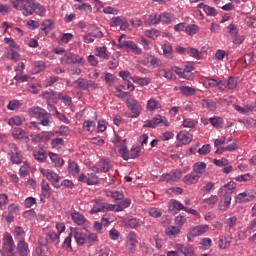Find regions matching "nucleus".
<instances>
[{
    "label": "nucleus",
    "mask_w": 256,
    "mask_h": 256,
    "mask_svg": "<svg viewBox=\"0 0 256 256\" xmlns=\"http://www.w3.org/2000/svg\"><path fill=\"white\" fill-rule=\"evenodd\" d=\"M16 11H20L24 17H29L35 13L40 17H45L47 10L45 6L39 4L36 0H9Z\"/></svg>",
    "instance_id": "1"
},
{
    "label": "nucleus",
    "mask_w": 256,
    "mask_h": 256,
    "mask_svg": "<svg viewBox=\"0 0 256 256\" xmlns=\"http://www.w3.org/2000/svg\"><path fill=\"white\" fill-rule=\"evenodd\" d=\"M126 107L130 110V112L125 113V117L133 119L135 117H139L141 115V104L135 99L128 98L126 100Z\"/></svg>",
    "instance_id": "2"
},
{
    "label": "nucleus",
    "mask_w": 256,
    "mask_h": 256,
    "mask_svg": "<svg viewBox=\"0 0 256 256\" xmlns=\"http://www.w3.org/2000/svg\"><path fill=\"white\" fill-rule=\"evenodd\" d=\"M139 153H141L140 146L132 148L130 152L127 150V146L125 145H122L119 149V154L121 155L122 159H124V161H129V159H137V157H139Z\"/></svg>",
    "instance_id": "3"
},
{
    "label": "nucleus",
    "mask_w": 256,
    "mask_h": 256,
    "mask_svg": "<svg viewBox=\"0 0 256 256\" xmlns=\"http://www.w3.org/2000/svg\"><path fill=\"white\" fill-rule=\"evenodd\" d=\"M117 46L119 49H126V51H132L135 55H141V49L133 41H121L118 40Z\"/></svg>",
    "instance_id": "4"
},
{
    "label": "nucleus",
    "mask_w": 256,
    "mask_h": 256,
    "mask_svg": "<svg viewBox=\"0 0 256 256\" xmlns=\"http://www.w3.org/2000/svg\"><path fill=\"white\" fill-rule=\"evenodd\" d=\"M113 207V204L96 202L90 210V214L94 215V213H105V211H113Z\"/></svg>",
    "instance_id": "5"
},
{
    "label": "nucleus",
    "mask_w": 256,
    "mask_h": 256,
    "mask_svg": "<svg viewBox=\"0 0 256 256\" xmlns=\"http://www.w3.org/2000/svg\"><path fill=\"white\" fill-rule=\"evenodd\" d=\"M61 63H63V65H75V63H85V60L83 57H79L73 53H68L61 58Z\"/></svg>",
    "instance_id": "6"
},
{
    "label": "nucleus",
    "mask_w": 256,
    "mask_h": 256,
    "mask_svg": "<svg viewBox=\"0 0 256 256\" xmlns=\"http://www.w3.org/2000/svg\"><path fill=\"white\" fill-rule=\"evenodd\" d=\"M41 173L43 177H46V179L50 181V183H52L53 187H55L56 189H59L60 187L59 181H61V177H59L57 173L49 172L44 169L41 170Z\"/></svg>",
    "instance_id": "7"
},
{
    "label": "nucleus",
    "mask_w": 256,
    "mask_h": 256,
    "mask_svg": "<svg viewBox=\"0 0 256 256\" xmlns=\"http://www.w3.org/2000/svg\"><path fill=\"white\" fill-rule=\"evenodd\" d=\"M178 142L176 143V147H183V145H189L193 141V135L189 132L183 133L180 132L177 135Z\"/></svg>",
    "instance_id": "8"
},
{
    "label": "nucleus",
    "mask_w": 256,
    "mask_h": 256,
    "mask_svg": "<svg viewBox=\"0 0 256 256\" xmlns=\"http://www.w3.org/2000/svg\"><path fill=\"white\" fill-rule=\"evenodd\" d=\"M4 249L7 251L9 256H15V242L13 241V236L8 234L6 236V241L4 242Z\"/></svg>",
    "instance_id": "9"
},
{
    "label": "nucleus",
    "mask_w": 256,
    "mask_h": 256,
    "mask_svg": "<svg viewBox=\"0 0 256 256\" xmlns=\"http://www.w3.org/2000/svg\"><path fill=\"white\" fill-rule=\"evenodd\" d=\"M29 114L31 115V117H35V119H41L42 117H47V115H49V113H47V110L40 107L30 108Z\"/></svg>",
    "instance_id": "10"
},
{
    "label": "nucleus",
    "mask_w": 256,
    "mask_h": 256,
    "mask_svg": "<svg viewBox=\"0 0 256 256\" xmlns=\"http://www.w3.org/2000/svg\"><path fill=\"white\" fill-rule=\"evenodd\" d=\"M175 249L184 256L195 255V252H193V246L191 245L176 244Z\"/></svg>",
    "instance_id": "11"
},
{
    "label": "nucleus",
    "mask_w": 256,
    "mask_h": 256,
    "mask_svg": "<svg viewBox=\"0 0 256 256\" xmlns=\"http://www.w3.org/2000/svg\"><path fill=\"white\" fill-rule=\"evenodd\" d=\"M187 207H185L181 202L177 200L170 201V208L169 211L172 215H177V211H186Z\"/></svg>",
    "instance_id": "12"
},
{
    "label": "nucleus",
    "mask_w": 256,
    "mask_h": 256,
    "mask_svg": "<svg viewBox=\"0 0 256 256\" xmlns=\"http://www.w3.org/2000/svg\"><path fill=\"white\" fill-rule=\"evenodd\" d=\"M209 231V225H198L191 229L190 235L192 237H199V235H203L204 233H207Z\"/></svg>",
    "instance_id": "13"
},
{
    "label": "nucleus",
    "mask_w": 256,
    "mask_h": 256,
    "mask_svg": "<svg viewBox=\"0 0 256 256\" xmlns=\"http://www.w3.org/2000/svg\"><path fill=\"white\" fill-rule=\"evenodd\" d=\"M201 178V175L196 174L195 172H192L183 178V182L186 183V185H195L197 181Z\"/></svg>",
    "instance_id": "14"
},
{
    "label": "nucleus",
    "mask_w": 256,
    "mask_h": 256,
    "mask_svg": "<svg viewBox=\"0 0 256 256\" xmlns=\"http://www.w3.org/2000/svg\"><path fill=\"white\" fill-rule=\"evenodd\" d=\"M111 169V162H109V160H102L99 163V168L98 167H94L93 171L95 173H99V171H101V173H107L109 170Z\"/></svg>",
    "instance_id": "15"
},
{
    "label": "nucleus",
    "mask_w": 256,
    "mask_h": 256,
    "mask_svg": "<svg viewBox=\"0 0 256 256\" xmlns=\"http://www.w3.org/2000/svg\"><path fill=\"white\" fill-rule=\"evenodd\" d=\"M17 251L20 256H27L29 255V245L25 240H19L17 244Z\"/></svg>",
    "instance_id": "16"
},
{
    "label": "nucleus",
    "mask_w": 256,
    "mask_h": 256,
    "mask_svg": "<svg viewBox=\"0 0 256 256\" xmlns=\"http://www.w3.org/2000/svg\"><path fill=\"white\" fill-rule=\"evenodd\" d=\"M33 157L39 163H45V161H47V152H45L43 148H40L39 150H34Z\"/></svg>",
    "instance_id": "17"
},
{
    "label": "nucleus",
    "mask_w": 256,
    "mask_h": 256,
    "mask_svg": "<svg viewBox=\"0 0 256 256\" xmlns=\"http://www.w3.org/2000/svg\"><path fill=\"white\" fill-rule=\"evenodd\" d=\"M131 205V200L129 198H126L125 200H122L120 204H113L112 211H115L116 213L119 211H123L124 209H127Z\"/></svg>",
    "instance_id": "18"
},
{
    "label": "nucleus",
    "mask_w": 256,
    "mask_h": 256,
    "mask_svg": "<svg viewBox=\"0 0 256 256\" xmlns=\"http://www.w3.org/2000/svg\"><path fill=\"white\" fill-rule=\"evenodd\" d=\"M70 217L76 225H85L86 220L83 214L74 211L70 214Z\"/></svg>",
    "instance_id": "19"
},
{
    "label": "nucleus",
    "mask_w": 256,
    "mask_h": 256,
    "mask_svg": "<svg viewBox=\"0 0 256 256\" xmlns=\"http://www.w3.org/2000/svg\"><path fill=\"white\" fill-rule=\"evenodd\" d=\"M72 235L76 239L77 245H85V243H87L86 234H83V232L75 230L72 232Z\"/></svg>",
    "instance_id": "20"
},
{
    "label": "nucleus",
    "mask_w": 256,
    "mask_h": 256,
    "mask_svg": "<svg viewBox=\"0 0 256 256\" xmlns=\"http://www.w3.org/2000/svg\"><path fill=\"white\" fill-rule=\"evenodd\" d=\"M231 207V196L224 194V200L219 202L220 211H227Z\"/></svg>",
    "instance_id": "21"
},
{
    "label": "nucleus",
    "mask_w": 256,
    "mask_h": 256,
    "mask_svg": "<svg viewBox=\"0 0 256 256\" xmlns=\"http://www.w3.org/2000/svg\"><path fill=\"white\" fill-rule=\"evenodd\" d=\"M49 157H50L52 163H54L55 167H63V165H65V160H63V158H59V155H57L53 152H50Z\"/></svg>",
    "instance_id": "22"
},
{
    "label": "nucleus",
    "mask_w": 256,
    "mask_h": 256,
    "mask_svg": "<svg viewBox=\"0 0 256 256\" xmlns=\"http://www.w3.org/2000/svg\"><path fill=\"white\" fill-rule=\"evenodd\" d=\"M206 169L207 164L205 162H197L193 165V173H196V175H203Z\"/></svg>",
    "instance_id": "23"
},
{
    "label": "nucleus",
    "mask_w": 256,
    "mask_h": 256,
    "mask_svg": "<svg viewBox=\"0 0 256 256\" xmlns=\"http://www.w3.org/2000/svg\"><path fill=\"white\" fill-rule=\"evenodd\" d=\"M235 187H237V184L235 182H229L228 184L224 185L220 191H224V195L231 196L233 195V191H235Z\"/></svg>",
    "instance_id": "24"
},
{
    "label": "nucleus",
    "mask_w": 256,
    "mask_h": 256,
    "mask_svg": "<svg viewBox=\"0 0 256 256\" xmlns=\"http://www.w3.org/2000/svg\"><path fill=\"white\" fill-rule=\"evenodd\" d=\"M231 245V237L223 236L218 241L219 249H227Z\"/></svg>",
    "instance_id": "25"
},
{
    "label": "nucleus",
    "mask_w": 256,
    "mask_h": 256,
    "mask_svg": "<svg viewBox=\"0 0 256 256\" xmlns=\"http://www.w3.org/2000/svg\"><path fill=\"white\" fill-rule=\"evenodd\" d=\"M201 105L204 109H208L209 111H215V109H217V103L213 100L203 99Z\"/></svg>",
    "instance_id": "26"
},
{
    "label": "nucleus",
    "mask_w": 256,
    "mask_h": 256,
    "mask_svg": "<svg viewBox=\"0 0 256 256\" xmlns=\"http://www.w3.org/2000/svg\"><path fill=\"white\" fill-rule=\"evenodd\" d=\"M38 243L40 245V248L36 249L38 255H42L43 251H49V247L47 246V240L45 238L40 237Z\"/></svg>",
    "instance_id": "27"
},
{
    "label": "nucleus",
    "mask_w": 256,
    "mask_h": 256,
    "mask_svg": "<svg viewBox=\"0 0 256 256\" xmlns=\"http://www.w3.org/2000/svg\"><path fill=\"white\" fill-rule=\"evenodd\" d=\"M41 187L43 197L49 199V197H51V187H49V183L45 180H42Z\"/></svg>",
    "instance_id": "28"
},
{
    "label": "nucleus",
    "mask_w": 256,
    "mask_h": 256,
    "mask_svg": "<svg viewBox=\"0 0 256 256\" xmlns=\"http://www.w3.org/2000/svg\"><path fill=\"white\" fill-rule=\"evenodd\" d=\"M212 126H214L216 129H223V118L219 116H214L209 119Z\"/></svg>",
    "instance_id": "29"
},
{
    "label": "nucleus",
    "mask_w": 256,
    "mask_h": 256,
    "mask_svg": "<svg viewBox=\"0 0 256 256\" xmlns=\"http://www.w3.org/2000/svg\"><path fill=\"white\" fill-rule=\"evenodd\" d=\"M87 79L85 78H79L77 79L74 84L76 85L75 88L76 89H79V90H82V91H88V88H87Z\"/></svg>",
    "instance_id": "30"
},
{
    "label": "nucleus",
    "mask_w": 256,
    "mask_h": 256,
    "mask_svg": "<svg viewBox=\"0 0 256 256\" xmlns=\"http://www.w3.org/2000/svg\"><path fill=\"white\" fill-rule=\"evenodd\" d=\"M180 92L182 93V95H185L186 97H193V95H195L196 93V90L195 88L190 86H181Z\"/></svg>",
    "instance_id": "31"
},
{
    "label": "nucleus",
    "mask_w": 256,
    "mask_h": 256,
    "mask_svg": "<svg viewBox=\"0 0 256 256\" xmlns=\"http://www.w3.org/2000/svg\"><path fill=\"white\" fill-rule=\"evenodd\" d=\"M164 56L167 57V59H173V47L171 44L167 43L162 45Z\"/></svg>",
    "instance_id": "32"
},
{
    "label": "nucleus",
    "mask_w": 256,
    "mask_h": 256,
    "mask_svg": "<svg viewBox=\"0 0 256 256\" xmlns=\"http://www.w3.org/2000/svg\"><path fill=\"white\" fill-rule=\"evenodd\" d=\"M181 233V228L179 226H170L166 228V235L168 237H175L176 235H179Z\"/></svg>",
    "instance_id": "33"
},
{
    "label": "nucleus",
    "mask_w": 256,
    "mask_h": 256,
    "mask_svg": "<svg viewBox=\"0 0 256 256\" xmlns=\"http://www.w3.org/2000/svg\"><path fill=\"white\" fill-rule=\"evenodd\" d=\"M43 99H47L48 103L49 101H53V103H57V96L55 95V91L50 90L42 93Z\"/></svg>",
    "instance_id": "34"
},
{
    "label": "nucleus",
    "mask_w": 256,
    "mask_h": 256,
    "mask_svg": "<svg viewBox=\"0 0 256 256\" xmlns=\"http://www.w3.org/2000/svg\"><path fill=\"white\" fill-rule=\"evenodd\" d=\"M133 83H138V85H140L141 87H145L147 85H149V83H151V78H139L137 76H134V78H132Z\"/></svg>",
    "instance_id": "35"
},
{
    "label": "nucleus",
    "mask_w": 256,
    "mask_h": 256,
    "mask_svg": "<svg viewBox=\"0 0 256 256\" xmlns=\"http://www.w3.org/2000/svg\"><path fill=\"white\" fill-rule=\"evenodd\" d=\"M152 121H154V125L156 127L157 125H161V123H163L165 127H169V121H167V118H165L164 116L158 115L152 118Z\"/></svg>",
    "instance_id": "36"
},
{
    "label": "nucleus",
    "mask_w": 256,
    "mask_h": 256,
    "mask_svg": "<svg viewBox=\"0 0 256 256\" xmlns=\"http://www.w3.org/2000/svg\"><path fill=\"white\" fill-rule=\"evenodd\" d=\"M147 109L149 111H155V109H161V103L155 99H150L147 103Z\"/></svg>",
    "instance_id": "37"
},
{
    "label": "nucleus",
    "mask_w": 256,
    "mask_h": 256,
    "mask_svg": "<svg viewBox=\"0 0 256 256\" xmlns=\"http://www.w3.org/2000/svg\"><path fill=\"white\" fill-rule=\"evenodd\" d=\"M55 26V22L51 19H46L42 22V28L41 31H51L53 27Z\"/></svg>",
    "instance_id": "38"
},
{
    "label": "nucleus",
    "mask_w": 256,
    "mask_h": 256,
    "mask_svg": "<svg viewBox=\"0 0 256 256\" xmlns=\"http://www.w3.org/2000/svg\"><path fill=\"white\" fill-rule=\"evenodd\" d=\"M185 33H187V35L193 36L196 33H199V26H197L195 24H190L185 27Z\"/></svg>",
    "instance_id": "39"
},
{
    "label": "nucleus",
    "mask_w": 256,
    "mask_h": 256,
    "mask_svg": "<svg viewBox=\"0 0 256 256\" xmlns=\"http://www.w3.org/2000/svg\"><path fill=\"white\" fill-rule=\"evenodd\" d=\"M187 53L190 57H194V59H201L203 52H199L197 48H187Z\"/></svg>",
    "instance_id": "40"
},
{
    "label": "nucleus",
    "mask_w": 256,
    "mask_h": 256,
    "mask_svg": "<svg viewBox=\"0 0 256 256\" xmlns=\"http://www.w3.org/2000/svg\"><path fill=\"white\" fill-rule=\"evenodd\" d=\"M140 226H141V220L137 218H130L126 223V227H130V229H135V227H140Z\"/></svg>",
    "instance_id": "41"
},
{
    "label": "nucleus",
    "mask_w": 256,
    "mask_h": 256,
    "mask_svg": "<svg viewBox=\"0 0 256 256\" xmlns=\"http://www.w3.org/2000/svg\"><path fill=\"white\" fill-rule=\"evenodd\" d=\"M68 171L70 175H73L74 177L79 175V165L76 162H71Z\"/></svg>",
    "instance_id": "42"
},
{
    "label": "nucleus",
    "mask_w": 256,
    "mask_h": 256,
    "mask_svg": "<svg viewBox=\"0 0 256 256\" xmlns=\"http://www.w3.org/2000/svg\"><path fill=\"white\" fill-rule=\"evenodd\" d=\"M96 56L101 57V59H109V55L107 54V48L106 47L97 48Z\"/></svg>",
    "instance_id": "43"
},
{
    "label": "nucleus",
    "mask_w": 256,
    "mask_h": 256,
    "mask_svg": "<svg viewBox=\"0 0 256 256\" xmlns=\"http://www.w3.org/2000/svg\"><path fill=\"white\" fill-rule=\"evenodd\" d=\"M59 235L55 232H48L47 238L50 239L51 243H54V245H59Z\"/></svg>",
    "instance_id": "44"
},
{
    "label": "nucleus",
    "mask_w": 256,
    "mask_h": 256,
    "mask_svg": "<svg viewBox=\"0 0 256 256\" xmlns=\"http://www.w3.org/2000/svg\"><path fill=\"white\" fill-rule=\"evenodd\" d=\"M187 221V217H185L184 214H179L178 216L175 217V223L177 227H183L185 225V222Z\"/></svg>",
    "instance_id": "45"
},
{
    "label": "nucleus",
    "mask_w": 256,
    "mask_h": 256,
    "mask_svg": "<svg viewBox=\"0 0 256 256\" xmlns=\"http://www.w3.org/2000/svg\"><path fill=\"white\" fill-rule=\"evenodd\" d=\"M19 50H13L10 49L7 53V57L8 59H11V61H19V52H17Z\"/></svg>",
    "instance_id": "46"
},
{
    "label": "nucleus",
    "mask_w": 256,
    "mask_h": 256,
    "mask_svg": "<svg viewBox=\"0 0 256 256\" xmlns=\"http://www.w3.org/2000/svg\"><path fill=\"white\" fill-rule=\"evenodd\" d=\"M12 135L14 139H23V137H25V131L21 128H15L12 131Z\"/></svg>",
    "instance_id": "47"
},
{
    "label": "nucleus",
    "mask_w": 256,
    "mask_h": 256,
    "mask_svg": "<svg viewBox=\"0 0 256 256\" xmlns=\"http://www.w3.org/2000/svg\"><path fill=\"white\" fill-rule=\"evenodd\" d=\"M5 43H7L10 47V49H13L14 51H19V45L13 38H5L4 39Z\"/></svg>",
    "instance_id": "48"
},
{
    "label": "nucleus",
    "mask_w": 256,
    "mask_h": 256,
    "mask_svg": "<svg viewBox=\"0 0 256 256\" xmlns=\"http://www.w3.org/2000/svg\"><path fill=\"white\" fill-rule=\"evenodd\" d=\"M58 99L62 101L64 105H67V106L71 105L72 103L71 97L63 93L58 94Z\"/></svg>",
    "instance_id": "49"
},
{
    "label": "nucleus",
    "mask_w": 256,
    "mask_h": 256,
    "mask_svg": "<svg viewBox=\"0 0 256 256\" xmlns=\"http://www.w3.org/2000/svg\"><path fill=\"white\" fill-rule=\"evenodd\" d=\"M226 224H227L226 229L231 231V229H233V227L237 225V217L236 216L230 217L228 220H226Z\"/></svg>",
    "instance_id": "50"
},
{
    "label": "nucleus",
    "mask_w": 256,
    "mask_h": 256,
    "mask_svg": "<svg viewBox=\"0 0 256 256\" xmlns=\"http://www.w3.org/2000/svg\"><path fill=\"white\" fill-rule=\"evenodd\" d=\"M14 236L16 239L23 240V237H25V230H23V228L20 226H17L14 230Z\"/></svg>",
    "instance_id": "51"
},
{
    "label": "nucleus",
    "mask_w": 256,
    "mask_h": 256,
    "mask_svg": "<svg viewBox=\"0 0 256 256\" xmlns=\"http://www.w3.org/2000/svg\"><path fill=\"white\" fill-rule=\"evenodd\" d=\"M86 243H88V245H93L94 243H97V235L95 233L86 234Z\"/></svg>",
    "instance_id": "52"
},
{
    "label": "nucleus",
    "mask_w": 256,
    "mask_h": 256,
    "mask_svg": "<svg viewBox=\"0 0 256 256\" xmlns=\"http://www.w3.org/2000/svg\"><path fill=\"white\" fill-rule=\"evenodd\" d=\"M21 107V102L19 100H12L9 102L7 109L10 111H15V109H19Z\"/></svg>",
    "instance_id": "53"
},
{
    "label": "nucleus",
    "mask_w": 256,
    "mask_h": 256,
    "mask_svg": "<svg viewBox=\"0 0 256 256\" xmlns=\"http://www.w3.org/2000/svg\"><path fill=\"white\" fill-rule=\"evenodd\" d=\"M161 21V16L158 15H150L147 19V23L149 25H157Z\"/></svg>",
    "instance_id": "54"
},
{
    "label": "nucleus",
    "mask_w": 256,
    "mask_h": 256,
    "mask_svg": "<svg viewBox=\"0 0 256 256\" xmlns=\"http://www.w3.org/2000/svg\"><path fill=\"white\" fill-rule=\"evenodd\" d=\"M9 125H16L17 127H20V125H23V121L21 120V117L14 116L9 119L8 121Z\"/></svg>",
    "instance_id": "55"
},
{
    "label": "nucleus",
    "mask_w": 256,
    "mask_h": 256,
    "mask_svg": "<svg viewBox=\"0 0 256 256\" xmlns=\"http://www.w3.org/2000/svg\"><path fill=\"white\" fill-rule=\"evenodd\" d=\"M9 203V197L7 194H0V209H5Z\"/></svg>",
    "instance_id": "56"
},
{
    "label": "nucleus",
    "mask_w": 256,
    "mask_h": 256,
    "mask_svg": "<svg viewBox=\"0 0 256 256\" xmlns=\"http://www.w3.org/2000/svg\"><path fill=\"white\" fill-rule=\"evenodd\" d=\"M110 196L112 197V199H114V201H123V199H125L123 193L119 191L110 192Z\"/></svg>",
    "instance_id": "57"
},
{
    "label": "nucleus",
    "mask_w": 256,
    "mask_h": 256,
    "mask_svg": "<svg viewBox=\"0 0 256 256\" xmlns=\"http://www.w3.org/2000/svg\"><path fill=\"white\" fill-rule=\"evenodd\" d=\"M199 155H208L211 153V144H205L200 149H198Z\"/></svg>",
    "instance_id": "58"
},
{
    "label": "nucleus",
    "mask_w": 256,
    "mask_h": 256,
    "mask_svg": "<svg viewBox=\"0 0 256 256\" xmlns=\"http://www.w3.org/2000/svg\"><path fill=\"white\" fill-rule=\"evenodd\" d=\"M172 19H173V15H171L170 13H163L162 15H160V21L162 23L169 24L171 23Z\"/></svg>",
    "instance_id": "59"
},
{
    "label": "nucleus",
    "mask_w": 256,
    "mask_h": 256,
    "mask_svg": "<svg viewBox=\"0 0 256 256\" xmlns=\"http://www.w3.org/2000/svg\"><path fill=\"white\" fill-rule=\"evenodd\" d=\"M228 33L229 35H231V37H235V35L239 34V29L237 28V25H235L234 23H231L228 26Z\"/></svg>",
    "instance_id": "60"
},
{
    "label": "nucleus",
    "mask_w": 256,
    "mask_h": 256,
    "mask_svg": "<svg viewBox=\"0 0 256 256\" xmlns=\"http://www.w3.org/2000/svg\"><path fill=\"white\" fill-rule=\"evenodd\" d=\"M197 125V122L191 118H186L183 121V127L193 129Z\"/></svg>",
    "instance_id": "61"
},
{
    "label": "nucleus",
    "mask_w": 256,
    "mask_h": 256,
    "mask_svg": "<svg viewBox=\"0 0 256 256\" xmlns=\"http://www.w3.org/2000/svg\"><path fill=\"white\" fill-rule=\"evenodd\" d=\"M22 156H21V152H16V154H12L11 155V161L12 163L19 165L22 161Z\"/></svg>",
    "instance_id": "62"
},
{
    "label": "nucleus",
    "mask_w": 256,
    "mask_h": 256,
    "mask_svg": "<svg viewBox=\"0 0 256 256\" xmlns=\"http://www.w3.org/2000/svg\"><path fill=\"white\" fill-rule=\"evenodd\" d=\"M227 87H228V89H231V90H233L237 87V80L235 79V77L230 76L228 78Z\"/></svg>",
    "instance_id": "63"
},
{
    "label": "nucleus",
    "mask_w": 256,
    "mask_h": 256,
    "mask_svg": "<svg viewBox=\"0 0 256 256\" xmlns=\"http://www.w3.org/2000/svg\"><path fill=\"white\" fill-rule=\"evenodd\" d=\"M145 35L146 37H149V39H157L159 32L156 29L146 30Z\"/></svg>",
    "instance_id": "64"
}]
</instances>
